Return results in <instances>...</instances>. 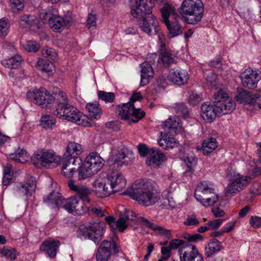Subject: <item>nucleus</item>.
Masks as SVG:
<instances>
[{"instance_id": "58836bf2", "label": "nucleus", "mask_w": 261, "mask_h": 261, "mask_svg": "<svg viewBox=\"0 0 261 261\" xmlns=\"http://www.w3.org/2000/svg\"><path fill=\"white\" fill-rule=\"evenodd\" d=\"M22 61V59L21 56L15 55L11 58L3 60L2 63L6 67L15 69L20 66Z\"/></svg>"}, {"instance_id": "a18cd8bd", "label": "nucleus", "mask_w": 261, "mask_h": 261, "mask_svg": "<svg viewBox=\"0 0 261 261\" xmlns=\"http://www.w3.org/2000/svg\"><path fill=\"white\" fill-rule=\"evenodd\" d=\"M95 174L92 172L91 169L87 167L86 162L79 167L78 169V178L79 179H83L89 177Z\"/></svg>"}, {"instance_id": "a878e982", "label": "nucleus", "mask_w": 261, "mask_h": 261, "mask_svg": "<svg viewBox=\"0 0 261 261\" xmlns=\"http://www.w3.org/2000/svg\"><path fill=\"white\" fill-rule=\"evenodd\" d=\"M19 26L24 29L36 31L42 27V24L37 17L31 15H23L19 20Z\"/></svg>"}, {"instance_id": "37998d69", "label": "nucleus", "mask_w": 261, "mask_h": 261, "mask_svg": "<svg viewBox=\"0 0 261 261\" xmlns=\"http://www.w3.org/2000/svg\"><path fill=\"white\" fill-rule=\"evenodd\" d=\"M137 6L140 7V9L144 11L146 15H151L152 8L153 7V3L151 0H137Z\"/></svg>"}, {"instance_id": "bb28decb", "label": "nucleus", "mask_w": 261, "mask_h": 261, "mask_svg": "<svg viewBox=\"0 0 261 261\" xmlns=\"http://www.w3.org/2000/svg\"><path fill=\"white\" fill-rule=\"evenodd\" d=\"M72 23L71 18H64L61 16L55 15L51 18L48 24L50 29L55 32H61L66 26L70 25Z\"/></svg>"}, {"instance_id": "4d7b16f0", "label": "nucleus", "mask_w": 261, "mask_h": 261, "mask_svg": "<svg viewBox=\"0 0 261 261\" xmlns=\"http://www.w3.org/2000/svg\"><path fill=\"white\" fill-rule=\"evenodd\" d=\"M36 182L35 180H32L30 182H27L21 187V191L27 195H31L35 191Z\"/></svg>"}, {"instance_id": "1a4fd4ad", "label": "nucleus", "mask_w": 261, "mask_h": 261, "mask_svg": "<svg viewBox=\"0 0 261 261\" xmlns=\"http://www.w3.org/2000/svg\"><path fill=\"white\" fill-rule=\"evenodd\" d=\"M174 11V8L168 5H165L161 9L163 21L165 23L169 31L168 37L170 38L177 36L182 33L181 27L178 22L176 20L171 21L168 19Z\"/></svg>"}, {"instance_id": "4468645a", "label": "nucleus", "mask_w": 261, "mask_h": 261, "mask_svg": "<svg viewBox=\"0 0 261 261\" xmlns=\"http://www.w3.org/2000/svg\"><path fill=\"white\" fill-rule=\"evenodd\" d=\"M111 250L114 253H117L119 252V247L114 241H103L97 251V261H108L111 255Z\"/></svg>"}, {"instance_id": "6e6552de", "label": "nucleus", "mask_w": 261, "mask_h": 261, "mask_svg": "<svg viewBox=\"0 0 261 261\" xmlns=\"http://www.w3.org/2000/svg\"><path fill=\"white\" fill-rule=\"evenodd\" d=\"M117 113L121 119L130 120L132 122L136 123L145 116V113L141 109H137L131 102L118 106Z\"/></svg>"}, {"instance_id": "ea45409f", "label": "nucleus", "mask_w": 261, "mask_h": 261, "mask_svg": "<svg viewBox=\"0 0 261 261\" xmlns=\"http://www.w3.org/2000/svg\"><path fill=\"white\" fill-rule=\"evenodd\" d=\"M54 102L57 103L56 107H59L60 105L64 106L68 105V98L66 93L61 90H59L54 93L53 94Z\"/></svg>"}, {"instance_id": "e433bc0d", "label": "nucleus", "mask_w": 261, "mask_h": 261, "mask_svg": "<svg viewBox=\"0 0 261 261\" xmlns=\"http://www.w3.org/2000/svg\"><path fill=\"white\" fill-rule=\"evenodd\" d=\"M222 249L221 243L215 239H212L208 243L207 247L205 248V255L210 257Z\"/></svg>"}, {"instance_id": "13d9d810", "label": "nucleus", "mask_w": 261, "mask_h": 261, "mask_svg": "<svg viewBox=\"0 0 261 261\" xmlns=\"http://www.w3.org/2000/svg\"><path fill=\"white\" fill-rule=\"evenodd\" d=\"M54 10L53 8H48L47 10H45L42 11L40 14V19L42 20L41 22L40 21L42 25V23H44L46 21H49L51 18L53 17V16L55 15L54 14Z\"/></svg>"}, {"instance_id": "39448f33", "label": "nucleus", "mask_w": 261, "mask_h": 261, "mask_svg": "<svg viewBox=\"0 0 261 261\" xmlns=\"http://www.w3.org/2000/svg\"><path fill=\"white\" fill-rule=\"evenodd\" d=\"M61 156L53 150L42 149L38 150L32 156V161L37 168H50L56 167L61 162Z\"/></svg>"}, {"instance_id": "3c124183", "label": "nucleus", "mask_w": 261, "mask_h": 261, "mask_svg": "<svg viewBox=\"0 0 261 261\" xmlns=\"http://www.w3.org/2000/svg\"><path fill=\"white\" fill-rule=\"evenodd\" d=\"M197 158L193 154H189L188 155L185 162L186 163L188 171L190 173H192L194 171V168L195 167L197 164Z\"/></svg>"}, {"instance_id": "a211bd4d", "label": "nucleus", "mask_w": 261, "mask_h": 261, "mask_svg": "<svg viewBox=\"0 0 261 261\" xmlns=\"http://www.w3.org/2000/svg\"><path fill=\"white\" fill-rule=\"evenodd\" d=\"M161 127L166 133L171 135H175L184 131L180 119L176 116L170 117L164 121Z\"/></svg>"}, {"instance_id": "864d4df0", "label": "nucleus", "mask_w": 261, "mask_h": 261, "mask_svg": "<svg viewBox=\"0 0 261 261\" xmlns=\"http://www.w3.org/2000/svg\"><path fill=\"white\" fill-rule=\"evenodd\" d=\"M98 96L100 99L106 102H113L115 99V95L114 93L107 92L103 91H99Z\"/></svg>"}, {"instance_id": "5701e85b", "label": "nucleus", "mask_w": 261, "mask_h": 261, "mask_svg": "<svg viewBox=\"0 0 261 261\" xmlns=\"http://www.w3.org/2000/svg\"><path fill=\"white\" fill-rule=\"evenodd\" d=\"M167 160L165 155L159 149L151 148L149 155L146 161V164L152 168H158Z\"/></svg>"}, {"instance_id": "c756f323", "label": "nucleus", "mask_w": 261, "mask_h": 261, "mask_svg": "<svg viewBox=\"0 0 261 261\" xmlns=\"http://www.w3.org/2000/svg\"><path fill=\"white\" fill-rule=\"evenodd\" d=\"M161 135L162 138L159 139L158 143L163 148L169 149L178 146V142L173 137L174 135H171L167 133H161Z\"/></svg>"}, {"instance_id": "2eb2a0df", "label": "nucleus", "mask_w": 261, "mask_h": 261, "mask_svg": "<svg viewBox=\"0 0 261 261\" xmlns=\"http://www.w3.org/2000/svg\"><path fill=\"white\" fill-rule=\"evenodd\" d=\"M242 85L246 88H256L258 81L261 79L260 72L248 68L240 75Z\"/></svg>"}, {"instance_id": "052dcab7", "label": "nucleus", "mask_w": 261, "mask_h": 261, "mask_svg": "<svg viewBox=\"0 0 261 261\" xmlns=\"http://www.w3.org/2000/svg\"><path fill=\"white\" fill-rule=\"evenodd\" d=\"M137 148L141 156L144 157L148 154L149 155L151 149H149L145 144H140L138 145Z\"/></svg>"}, {"instance_id": "7c9ffc66", "label": "nucleus", "mask_w": 261, "mask_h": 261, "mask_svg": "<svg viewBox=\"0 0 261 261\" xmlns=\"http://www.w3.org/2000/svg\"><path fill=\"white\" fill-rule=\"evenodd\" d=\"M142 31L149 34L151 33L152 28L156 31L158 29V21L154 16L151 14L142 19V22L140 23Z\"/></svg>"}, {"instance_id": "603ef678", "label": "nucleus", "mask_w": 261, "mask_h": 261, "mask_svg": "<svg viewBox=\"0 0 261 261\" xmlns=\"http://www.w3.org/2000/svg\"><path fill=\"white\" fill-rule=\"evenodd\" d=\"M42 56L48 60L55 61L57 58V54L55 50L48 47L42 49Z\"/></svg>"}, {"instance_id": "b1692460", "label": "nucleus", "mask_w": 261, "mask_h": 261, "mask_svg": "<svg viewBox=\"0 0 261 261\" xmlns=\"http://www.w3.org/2000/svg\"><path fill=\"white\" fill-rule=\"evenodd\" d=\"M106 222L113 230H118L120 232H123L128 226L129 222L122 215L116 220L113 216H108L105 218Z\"/></svg>"}, {"instance_id": "680f3d73", "label": "nucleus", "mask_w": 261, "mask_h": 261, "mask_svg": "<svg viewBox=\"0 0 261 261\" xmlns=\"http://www.w3.org/2000/svg\"><path fill=\"white\" fill-rule=\"evenodd\" d=\"M96 15L95 14L92 13L89 14L87 20V27L88 29L92 27L94 28L96 26Z\"/></svg>"}, {"instance_id": "9d476101", "label": "nucleus", "mask_w": 261, "mask_h": 261, "mask_svg": "<svg viewBox=\"0 0 261 261\" xmlns=\"http://www.w3.org/2000/svg\"><path fill=\"white\" fill-rule=\"evenodd\" d=\"M29 98L33 97L35 102L42 108H47L54 103L53 95L44 88H40L27 93Z\"/></svg>"}, {"instance_id": "20e7f679", "label": "nucleus", "mask_w": 261, "mask_h": 261, "mask_svg": "<svg viewBox=\"0 0 261 261\" xmlns=\"http://www.w3.org/2000/svg\"><path fill=\"white\" fill-rule=\"evenodd\" d=\"M195 197L203 206L213 205L219 200L213 185L205 181L199 183L195 189Z\"/></svg>"}, {"instance_id": "f3484780", "label": "nucleus", "mask_w": 261, "mask_h": 261, "mask_svg": "<svg viewBox=\"0 0 261 261\" xmlns=\"http://www.w3.org/2000/svg\"><path fill=\"white\" fill-rule=\"evenodd\" d=\"M260 97L258 94H253L251 92L243 90L240 91L238 95L236 96V99L240 103L253 106L255 110H260Z\"/></svg>"}, {"instance_id": "09e8293b", "label": "nucleus", "mask_w": 261, "mask_h": 261, "mask_svg": "<svg viewBox=\"0 0 261 261\" xmlns=\"http://www.w3.org/2000/svg\"><path fill=\"white\" fill-rule=\"evenodd\" d=\"M1 253L8 259L14 260L16 258L18 253L13 248L5 246L0 250Z\"/></svg>"}, {"instance_id": "dca6fc26", "label": "nucleus", "mask_w": 261, "mask_h": 261, "mask_svg": "<svg viewBox=\"0 0 261 261\" xmlns=\"http://www.w3.org/2000/svg\"><path fill=\"white\" fill-rule=\"evenodd\" d=\"M107 177H98L93 182V191L99 198H105L112 194V187L109 185Z\"/></svg>"}, {"instance_id": "f8f14e48", "label": "nucleus", "mask_w": 261, "mask_h": 261, "mask_svg": "<svg viewBox=\"0 0 261 261\" xmlns=\"http://www.w3.org/2000/svg\"><path fill=\"white\" fill-rule=\"evenodd\" d=\"M178 252L180 261H204L202 254L193 244L181 247Z\"/></svg>"}, {"instance_id": "69168bd1", "label": "nucleus", "mask_w": 261, "mask_h": 261, "mask_svg": "<svg viewBox=\"0 0 261 261\" xmlns=\"http://www.w3.org/2000/svg\"><path fill=\"white\" fill-rule=\"evenodd\" d=\"M199 221L195 215L188 216L186 220L184 222V224L187 226L195 225H197Z\"/></svg>"}, {"instance_id": "338daca9", "label": "nucleus", "mask_w": 261, "mask_h": 261, "mask_svg": "<svg viewBox=\"0 0 261 261\" xmlns=\"http://www.w3.org/2000/svg\"><path fill=\"white\" fill-rule=\"evenodd\" d=\"M184 244V241L179 239H173L169 242V246L172 249H176Z\"/></svg>"}, {"instance_id": "bf43d9fd", "label": "nucleus", "mask_w": 261, "mask_h": 261, "mask_svg": "<svg viewBox=\"0 0 261 261\" xmlns=\"http://www.w3.org/2000/svg\"><path fill=\"white\" fill-rule=\"evenodd\" d=\"M23 47L28 52H36L39 49L40 46L35 41H28L23 44Z\"/></svg>"}, {"instance_id": "6ab92c4d", "label": "nucleus", "mask_w": 261, "mask_h": 261, "mask_svg": "<svg viewBox=\"0 0 261 261\" xmlns=\"http://www.w3.org/2000/svg\"><path fill=\"white\" fill-rule=\"evenodd\" d=\"M60 245V241L57 239L49 238L45 240L41 244L39 249L45 252L50 258H55Z\"/></svg>"}, {"instance_id": "ddd939ff", "label": "nucleus", "mask_w": 261, "mask_h": 261, "mask_svg": "<svg viewBox=\"0 0 261 261\" xmlns=\"http://www.w3.org/2000/svg\"><path fill=\"white\" fill-rule=\"evenodd\" d=\"M103 226L102 223L95 222L88 227L81 226L79 230L89 239L93 240L95 243H98L102 237Z\"/></svg>"}, {"instance_id": "412c9836", "label": "nucleus", "mask_w": 261, "mask_h": 261, "mask_svg": "<svg viewBox=\"0 0 261 261\" xmlns=\"http://www.w3.org/2000/svg\"><path fill=\"white\" fill-rule=\"evenodd\" d=\"M85 162L87 167L91 169L94 174L99 171L105 164L104 160L95 152L90 153L86 157Z\"/></svg>"}, {"instance_id": "8fccbe9b", "label": "nucleus", "mask_w": 261, "mask_h": 261, "mask_svg": "<svg viewBox=\"0 0 261 261\" xmlns=\"http://www.w3.org/2000/svg\"><path fill=\"white\" fill-rule=\"evenodd\" d=\"M10 27L9 21L8 18L0 19V37H5L9 32Z\"/></svg>"}, {"instance_id": "0eeeda50", "label": "nucleus", "mask_w": 261, "mask_h": 261, "mask_svg": "<svg viewBox=\"0 0 261 261\" xmlns=\"http://www.w3.org/2000/svg\"><path fill=\"white\" fill-rule=\"evenodd\" d=\"M54 114L60 118L74 122L78 125H84V119L85 116H83L77 109L69 104L65 106L60 105L59 107H56Z\"/></svg>"}, {"instance_id": "de8ad7c7", "label": "nucleus", "mask_w": 261, "mask_h": 261, "mask_svg": "<svg viewBox=\"0 0 261 261\" xmlns=\"http://www.w3.org/2000/svg\"><path fill=\"white\" fill-rule=\"evenodd\" d=\"M86 213L89 215H94L98 217H102L106 216V215L108 214L107 212L104 208L100 207L88 206V205Z\"/></svg>"}, {"instance_id": "6e6d98bb", "label": "nucleus", "mask_w": 261, "mask_h": 261, "mask_svg": "<svg viewBox=\"0 0 261 261\" xmlns=\"http://www.w3.org/2000/svg\"><path fill=\"white\" fill-rule=\"evenodd\" d=\"M10 6L13 13H18L23 9L24 0H10Z\"/></svg>"}, {"instance_id": "f03ea898", "label": "nucleus", "mask_w": 261, "mask_h": 261, "mask_svg": "<svg viewBox=\"0 0 261 261\" xmlns=\"http://www.w3.org/2000/svg\"><path fill=\"white\" fill-rule=\"evenodd\" d=\"M125 194L139 203L149 206L158 200L154 189V183L150 180H139L128 188Z\"/></svg>"}, {"instance_id": "9b49d317", "label": "nucleus", "mask_w": 261, "mask_h": 261, "mask_svg": "<svg viewBox=\"0 0 261 261\" xmlns=\"http://www.w3.org/2000/svg\"><path fill=\"white\" fill-rule=\"evenodd\" d=\"M63 207L69 213L74 215L81 216L86 214L87 205L82 202L77 197H71L62 202Z\"/></svg>"}, {"instance_id": "0e129e2a", "label": "nucleus", "mask_w": 261, "mask_h": 261, "mask_svg": "<svg viewBox=\"0 0 261 261\" xmlns=\"http://www.w3.org/2000/svg\"><path fill=\"white\" fill-rule=\"evenodd\" d=\"M249 222L250 225L254 228H259L261 226V218L258 216H252Z\"/></svg>"}, {"instance_id": "c03bdc74", "label": "nucleus", "mask_w": 261, "mask_h": 261, "mask_svg": "<svg viewBox=\"0 0 261 261\" xmlns=\"http://www.w3.org/2000/svg\"><path fill=\"white\" fill-rule=\"evenodd\" d=\"M65 200L58 192H52L47 197L46 201L54 203L58 207H62V202Z\"/></svg>"}, {"instance_id": "f257e3e1", "label": "nucleus", "mask_w": 261, "mask_h": 261, "mask_svg": "<svg viewBox=\"0 0 261 261\" xmlns=\"http://www.w3.org/2000/svg\"><path fill=\"white\" fill-rule=\"evenodd\" d=\"M236 107L234 101L224 91L220 90L215 95L214 105L203 104L201 116L207 122H211L217 116L231 113Z\"/></svg>"}, {"instance_id": "a19ab883", "label": "nucleus", "mask_w": 261, "mask_h": 261, "mask_svg": "<svg viewBox=\"0 0 261 261\" xmlns=\"http://www.w3.org/2000/svg\"><path fill=\"white\" fill-rule=\"evenodd\" d=\"M66 151L69 155L74 158L76 155L82 153L83 148L81 144L71 142L68 144Z\"/></svg>"}, {"instance_id": "473e14b6", "label": "nucleus", "mask_w": 261, "mask_h": 261, "mask_svg": "<svg viewBox=\"0 0 261 261\" xmlns=\"http://www.w3.org/2000/svg\"><path fill=\"white\" fill-rule=\"evenodd\" d=\"M134 159V153L132 151H119L114 156V163L116 164L121 162V165H127L132 163Z\"/></svg>"}, {"instance_id": "49530a36", "label": "nucleus", "mask_w": 261, "mask_h": 261, "mask_svg": "<svg viewBox=\"0 0 261 261\" xmlns=\"http://www.w3.org/2000/svg\"><path fill=\"white\" fill-rule=\"evenodd\" d=\"M56 119L54 117L47 115L42 116L40 120L41 125L45 128H52L56 125Z\"/></svg>"}, {"instance_id": "c9c22d12", "label": "nucleus", "mask_w": 261, "mask_h": 261, "mask_svg": "<svg viewBox=\"0 0 261 261\" xmlns=\"http://www.w3.org/2000/svg\"><path fill=\"white\" fill-rule=\"evenodd\" d=\"M90 119L99 118L102 114V110L98 103H89L86 107Z\"/></svg>"}, {"instance_id": "aec40b11", "label": "nucleus", "mask_w": 261, "mask_h": 261, "mask_svg": "<svg viewBox=\"0 0 261 261\" xmlns=\"http://www.w3.org/2000/svg\"><path fill=\"white\" fill-rule=\"evenodd\" d=\"M167 79L171 83L177 85L186 84L189 79L187 70L182 69H172L170 70Z\"/></svg>"}, {"instance_id": "774afa93", "label": "nucleus", "mask_w": 261, "mask_h": 261, "mask_svg": "<svg viewBox=\"0 0 261 261\" xmlns=\"http://www.w3.org/2000/svg\"><path fill=\"white\" fill-rule=\"evenodd\" d=\"M143 99V96L141 92H134L133 95L130 98V101L129 102H131L133 105L136 101H140Z\"/></svg>"}, {"instance_id": "c85d7f7f", "label": "nucleus", "mask_w": 261, "mask_h": 261, "mask_svg": "<svg viewBox=\"0 0 261 261\" xmlns=\"http://www.w3.org/2000/svg\"><path fill=\"white\" fill-rule=\"evenodd\" d=\"M139 219L143 225L155 231L156 234L166 237L168 238L171 237L170 230L167 229L162 226L151 223L144 217H140Z\"/></svg>"}, {"instance_id": "cd10ccee", "label": "nucleus", "mask_w": 261, "mask_h": 261, "mask_svg": "<svg viewBox=\"0 0 261 261\" xmlns=\"http://www.w3.org/2000/svg\"><path fill=\"white\" fill-rule=\"evenodd\" d=\"M141 86H144L148 85L153 77L154 71L151 65L146 62H143L141 65Z\"/></svg>"}, {"instance_id": "7ed1b4c3", "label": "nucleus", "mask_w": 261, "mask_h": 261, "mask_svg": "<svg viewBox=\"0 0 261 261\" xmlns=\"http://www.w3.org/2000/svg\"><path fill=\"white\" fill-rule=\"evenodd\" d=\"M178 11L186 22L196 24L203 17L204 7L201 0H184Z\"/></svg>"}, {"instance_id": "f704fd0d", "label": "nucleus", "mask_w": 261, "mask_h": 261, "mask_svg": "<svg viewBox=\"0 0 261 261\" xmlns=\"http://www.w3.org/2000/svg\"><path fill=\"white\" fill-rule=\"evenodd\" d=\"M218 147V142L215 138L205 139L202 144V150L204 155H208L213 152Z\"/></svg>"}, {"instance_id": "4c0bfd02", "label": "nucleus", "mask_w": 261, "mask_h": 261, "mask_svg": "<svg viewBox=\"0 0 261 261\" xmlns=\"http://www.w3.org/2000/svg\"><path fill=\"white\" fill-rule=\"evenodd\" d=\"M11 160L20 163H25L30 159V155L28 152L20 148L17 149L13 153L10 155Z\"/></svg>"}, {"instance_id": "e2e57ef3", "label": "nucleus", "mask_w": 261, "mask_h": 261, "mask_svg": "<svg viewBox=\"0 0 261 261\" xmlns=\"http://www.w3.org/2000/svg\"><path fill=\"white\" fill-rule=\"evenodd\" d=\"M201 101V97L196 93H192L190 95L189 102L190 104L194 106Z\"/></svg>"}, {"instance_id": "79ce46f5", "label": "nucleus", "mask_w": 261, "mask_h": 261, "mask_svg": "<svg viewBox=\"0 0 261 261\" xmlns=\"http://www.w3.org/2000/svg\"><path fill=\"white\" fill-rule=\"evenodd\" d=\"M37 65L41 70L47 73H53L55 70L53 63L48 60L40 59L38 60Z\"/></svg>"}, {"instance_id": "4be33fe9", "label": "nucleus", "mask_w": 261, "mask_h": 261, "mask_svg": "<svg viewBox=\"0 0 261 261\" xmlns=\"http://www.w3.org/2000/svg\"><path fill=\"white\" fill-rule=\"evenodd\" d=\"M109 179V185L112 187V193L121 191L126 185V181L121 173L113 172L107 176Z\"/></svg>"}, {"instance_id": "393cba45", "label": "nucleus", "mask_w": 261, "mask_h": 261, "mask_svg": "<svg viewBox=\"0 0 261 261\" xmlns=\"http://www.w3.org/2000/svg\"><path fill=\"white\" fill-rule=\"evenodd\" d=\"M68 186L72 191L77 193L78 198L82 202L84 203L86 205L90 203L91 199L89 196L91 192L88 188L83 186L75 185L72 181L68 182Z\"/></svg>"}, {"instance_id": "2f4dec72", "label": "nucleus", "mask_w": 261, "mask_h": 261, "mask_svg": "<svg viewBox=\"0 0 261 261\" xmlns=\"http://www.w3.org/2000/svg\"><path fill=\"white\" fill-rule=\"evenodd\" d=\"M177 57L170 50L160 49L159 62L166 67H169L171 64L176 63Z\"/></svg>"}, {"instance_id": "423d86ee", "label": "nucleus", "mask_w": 261, "mask_h": 261, "mask_svg": "<svg viewBox=\"0 0 261 261\" xmlns=\"http://www.w3.org/2000/svg\"><path fill=\"white\" fill-rule=\"evenodd\" d=\"M251 177L238 173L231 174L229 182L225 189V195L234 196L245 189L250 183Z\"/></svg>"}, {"instance_id": "72a5a7b5", "label": "nucleus", "mask_w": 261, "mask_h": 261, "mask_svg": "<svg viewBox=\"0 0 261 261\" xmlns=\"http://www.w3.org/2000/svg\"><path fill=\"white\" fill-rule=\"evenodd\" d=\"M76 162L78 163V165L82 163V161L80 159H74L72 162H67L63 164L62 168V173L63 175L68 178H71L73 177L74 172L76 170V168L74 167Z\"/></svg>"}, {"instance_id": "5fc2aeb1", "label": "nucleus", "mask_w": 261, "mask_h": 261, "mask_svg": "<svg viewBox=\"0 0 261 261\" xmlns=\"http://www.w3.org/2000/svg\"><path fill=\"white\" fill-rule=\"evenodd\" d=\"M130 14L134 17L139 19H142L147 16L144 13V11L142 10L140 7L137 6L136 1L131 8Z\"/></svg>"}]
</instances>
